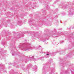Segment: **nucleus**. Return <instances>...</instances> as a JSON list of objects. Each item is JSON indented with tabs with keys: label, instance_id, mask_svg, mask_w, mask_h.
Returning <instances> with one entry per match:
<instances>
[{
	"label": "nucleus",
	"instance_id": "obj_22",
	"mask_svg": "<svg viewBox=\"0 0 74 74\" xmlns=\"http://www.w3.org/2000/svg\"><path fill=\"white\" fill-rule=\"evenodd\" d=\"M43 42H45V40L43 41Z\"/></svg>",
	"mask_w": 74,
	"mask_h": 74
},
{
	"label": "nucleus",
	"instance_id": "obj_25",
	"mask_svg": "<svg viewBox=\"0 0 74 74\" xmlns=\"http://www.w3.org/2000/svg\"><path fill=\"white\" fill-rule=\"evenodd\" d=\"M71 15H71V14H70Z\"/></svg>",
	"mask_w": 74,
	"mask_h": 74
},
{
	"label": "nucleus",
	"instance_id": "obj_1",
	"mask_svg": "<svg viewBox=\"0 0 74 74\" xmlns=\"http://www.w3.org/2000/svg\"><path fill=\"white\" fill-rule=\"evenodd\" d=\"M20 48H21L23 50H24L25 51H30L33 49V48H34L35 49H41L42 47L40 46L37 47H34L32 45L29 44H26L23 43L22 45V47H20Z\"/></svg>",
	"mask_w": 74,
	"mask_h": 74
},
{
	"label": "nucleus",
	"instance_id": "obj_17",
	"mask_svg": "<svg viewBox=\"0 0 74 74\" xmlns=\"http://www.w3.org/2000/svg\"><path fill=\"white\" fill-rule=\"evenodd\" d=\"M9 65H10V64H11V63H9Z\"/></svg>",
	"mask_w": 74,
	"mask_h": 74
},
{
	"label": "nucleus",
	"instance_id": "obj_8",
	"mask_svg": "<svg viewBox=\"0 0 74 74\" xmlns=\"http://www.w3.org/2000/svg\"><path fill=\"white\" fill-rule=\"evenodd\" d=\"M74 54L73 53H70L69 54V56H71L72 55H73Z\"/></svg>",
	"mask_w": 74,
	"mask_h": 74
},
{
	"label": "nucleus",
	"instance_id": "obj_15",
	"mask_svg": "<svg viewBox=\"0 0 74 74\" xmlns=\"http://www.w3.org/2000/svg\"><path fill=\"white\" fill-rule=\"evenodd\" d=\"M62 8H64L65 9H66V7H63Z\"/></svg>",
	"mask_w": 74,
	"mask_h": 74
},
{
	"label": "nucleus",
	"instance_id": "obj_13",
	"mask_svg": "<svg viewBox=\"0 0 74 74\" xmlns=\"http://www.w3.org/2000/svg\"><path fill=\"white\" fill-rule=\"evenodd\" d=\"M46 55H49V53H47Z\"/></svg>",
	"mask_w": 74,
	"mask_h": 74
},
{
	"label": "nucleus",
	"instance_id": "obj_4",
	"mask_svg": "<svg viewBox=\"0 0 74 74\" xmlns=\"http://www.w3.org/2000/svg\"><path fill=\"white\" fill-rule=\"evenodd\" d=\"M18 24L19 26H21L22 25V21H18Z\"/></svg>",
	"mask_w": 74,
	"mask_h": 74
},
{
	"label": "nucleus",
	"instance_id": "obj_20",
	"mask_svg": "<svg viewBox=\"0 0 74 74\" xmlns=\"http://www.w3.org/2000/svg\"><path fill=\"white\" fill-rule=\"evenodd\" d=\"M56 10H58V9H56Z\"/></svg>",
	"mask_w": 74,
	"mask_h": 74
},
{
	"label": "nucleus",
	"instance_id": "obj_23",
	"mask_svg": "<svg viewBox=\"0 0 74 74\" xmlns=\"http://www.w3.org/2000/svg\"><path fill=\"white\" fill-rule=\"evenodd\" d=\"M5 72H6V71H5Z\"/></svg>",
	"mask_w": 74,
	"mask_h": 74
},
{
	"label": "nucleus",
	"instance_id": "obj_9",
	"mask_svg": "<svg viewBox=\"0 0 74 74\" xmlns=\"http://www.w3.org/2000/svg\"><path fill=\"white\" fill-rule=\"evenodd\" d=\"M31 59H33V60H36V59L34 58V56H32V57L31 58Z\"/></svg>",
	"mask_w": 74,
	"mask_h": 74
},
{
	"label": "nucleus",
	"instance_id": "obj_16",
	"mask_svg": "<svg viewBox=\"0 0 74 74\" xmlns=\"http://www.w3.org/2000/svg\"><path fill=\"white\" fill-rule=\"evenodd\" d=\"M64 42L63 41H61V43H62V42Z\"/></svg>",
	"mask_w": 74,
	"mask_h": 74
},
{
	"label": "nucleus",
	"instance_id": "obj_12",
	"mask_svg": "<svg viewBox=\"0 0 74 74\" xmlns=\"http://www.w3.org/2000/svg\"><path fill=\"white\" fill-rule=\"evenodd\" d=\"M51 62H52V60H50L49 63H51Z\"/></svg>",
	"mask_w": 74,
	"mask_h": 74
},
{
	"label": "nucleus",
	"instance_id": "obj_3",
	"mask_svg": "<svg viewBox=\"0 0 74 74\" xmlns=\"http://www.w3.org/2000/svg\"><path fill=\"white\" fill-rule=\"evenodd\" d=\"M38 69V68L37 67V66L35 65L34 66L33 70V71H37Z\"/></svg>",
	"mask_w": 74,
	"mask_h": 74
},
{
	"label": "nucleus",
	"instance_id": "obj_7",
	"mask_svg": "<svg viewBox=\"0 0 74 74\" xmlns=\"http://www.w3.org/2000/svg\"><path fill=\"white\" fill-rule=\"evenodd\" d=\"M33 34H38V32H34Z\"/></svg>",
	"mask_w": 74,
	"mask_h": 74
},
{
	"label": "nucleus",
	"instance_id": "obj_19",
	"mask_svg": "<svg viewBox=\"0 0 74 74\" xmlns=\"http://www.w3.org/2000/svg\"><path fill=\"white\" fill-rule=\"evenodd\" d=\"M60 74H62V72H60Z\"/></svg>",
	"mask_w": 74,
	"mask_h": 74
},
{
	"label": "nucleus",
	"instance_id": "obj_11",
	"mask_svg": "<svg viewBox=\"0 0 74 74\" xmlns=\"http://www.w3.org/2000/svg\"><path fill=\"white\" fill-rule=\"evenodd\" d=\"M54 54H55V53L51 54L52 56H55V55H54Z\"/></svg>",
	"mask_w": 74,
	"mask_h": 74
},
{
	"label": "nucleus",
	"instance_id": "obj_18",
	"mask_svg": "<svg viewBox=\"0 0 74 74\" xmlns=\"http://www.w3.org/2000/svg\"><path fill=\"white\" fill-rule=\"evenodd\" d=\"M62 29L61 28L60 29H59L58 30H62Z\"/></svg>",
	"mask_w": 74,
	"mask_h": 74
},
{
	"label": "nucleus",
	"instance_id": "obj_21",
	"mask_svg": "<svg viewBox=\"0 0 74 74\" xmlns=\"http://www.w3.org/2000/svg\"><path fill=\"white\" fill-rule=\"evenodd\" d=\"M49 37H50V35H49Z\"/></svg>",
	"mask_w": 74,
	"mask_h": 74
},
{
	"label": "nucleus",
	"instance_id": "obj_10",
	"mask_svg": "<svg viewBox=\"0 0 74 74\" xmlns=\"http://www.w3.org/2000/svg\"><path fill=\"white\" fill-rule=\"evenodd\" d=\"M58 53H60V54H62L61 53H63V51H61V52H60V51H58Z\"/></svg>",
	"mask_w": 74,
	"mask_h": 74
},
{
	"label": "nucleus",
	"instance_id": "obj_2",
	"mask_svg": "<svg viewBox=\"0 0 74 74\" xmlns=\"http://www.w3.org/2000/svg\"><path fill=\"white\" fill-rule=\"evenodd\" d=\"M50 69L48 68H46L44 69L43 68V74H45V73H47V72H48V71H49V70Z\"/></svg>",
	"mask_w": 74,
	"mask_h": 74
},
{
	"label": "nucleus",
	"instance_id": "obj_5",
	"mask_svg": "<svg viewBox=\"0 0 74 74\" xmlns=\"http://www.w3.org/2000/svg\"><path fill=\"white\" fill-rule=\"evenodd\" d=\"M65 64H66L61 63L60 64V65L61 66H62V67H64V66H65Z\"/></svg>",
	"mask_w": 74,
	"mask_h": 74
},
{
	"label": "nucleus",
	"instance_id": "obj_14",
	"mask_svg": "<svg viewBox=\"0 0 74 74\" xmlns=\"http://www.w3.org/2000/svg\"><path fill=\"white\" fill-rule=\"evenodd\" d=\"M54 32H56V29H54Z\"/></svg>",
	"mask_w": 74,
	"mask_h": 74
},
{
	"label": "nucleus",
	"instance_id": "obj_24",
	"mask_svg": "<svg viewBox=\"0 0 74 74\" xmlns=\"http://www.w3.org/2000/svg\"><path fill=\"white\" fill-rule=\"evenodd\" d=\"M12 55H13V54H12Z\"/></svg>",
	"mask_w": 74,
	"mask_h": 74
},
{
	"label": "nucleus",
	"instance_id": "obj_6",
	"mask_svg": "<svg viewBox=\"0 0 74 74\" xmlns=\"http://www.w3.org/2000/svg\"><path fill=\"white\" fill-rule=\"evenodd\" d=\"M32 65H30V64H29V65H28L27 66V69H29L30 67H32Z\"/></svg>",
	"mask_w": 74,
	"mask_h": 74
}]
</instances>
